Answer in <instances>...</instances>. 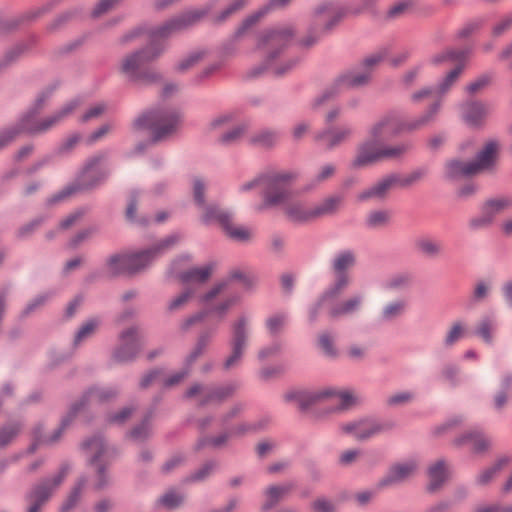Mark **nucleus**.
<instances>
[{"instance_id": "1", "label": "nucleus", "mask_w": 512, "mask_h": 512, "mask_svg": "<svg viewBox=\"0 0 512 512\" xmlns=\"http://www.w3.org/2000/svg\"><path fill=\"white\" fill-rule=\"evenodd\" d=\"M294 36L295 29L290 24L277 25L261 31L256 47L263 53V60L259 66L251 69L250 76L257 77L268 71L274 76L280 77L293 70L299 59L296 57L282 59V56Z\"/></svg>"}, {"instance_id": "2", "label": "nucleus", "mask_w": 512, "mask_h": 512, "mask_svg": "<svg viewBox=\"0 0 512 512\" xmlns=\"http://www.w3.org/2000/svg\"><path fill=\"white\" fill-rule=\"evenodd\" d=\"M55 89V85H50L37 95L34 103L21 120V126L24 130L31 134L46 133L72 115V113L81 105L80 98H75L67 102L51 115L41 120H33V118L36 117L45 107Z\"/></svg>"}, {"instance_id": "3", "label": "nucleus", "mask_w": 512, "mask_h": 512, "mask_svg": "<svg viewBox=\"0 0 512 512\" xmlns=\"http://www.w3.org/2000/svg\"><path fill=\"white\" fill-rule=\"evenodd\" d=\"M300 173L294 169H270L262 173V202L259 211L285 205L293 195V184Z\"/></svg>"}, {"instance_id": "4", "label": "nucleus", "mask_w": 512, "mask_h": 512, "mask_svg": "<svg viewBox=\"0 0 512 512\" xmlns=\"http://www.w3.org/2000/svg\"><path fill=\"white\" fill-rule=\"evenodd\" d=\"M165 46L160 43L149 45L125 55L120 63V71L130 80L137 83H153L160 80V74L147 65L156 60L164 52Z\"/></svg>"}, {"instance_id": "5", "label": "nucleus", "mask_w": 512, "mask_h": 512, "mask_svg": "<svg viewBox=\"0 0 512 512\" xmlns=\"http://www.w3.org/2000/svg\"><path fill=\"white\" fill-rule=\"evenodd\" d=\"M232 281H239L247 290L253 289L257 284V278L246 273L241 269H233L229 272L227 278L215 283L206 293L200 297V302L205 304L211 312H214L219 318H224L228 311L239 301L237 295H230L224 299L218 300L229 287Z\"/></svg>"}, {"instance_id": "6", "label": "nucleus", "mask_w": 512, "mask_h": 512, "mask_svg": "<svg viewBox=\"0 0 512 512\" xmlns=\"http://www.w3.org/2000/svg\"><path fill=\"white\" fill-rule=\"evenodd\" d=\"M181 122L180 113L176 109H155L135 119V129H147L152 133V141L158 142L173 135Z\"/></svg>"}, {"instance_id": "7", "label": "nucleus", "mask_w": 512, "mask_h": 512, "mask_svg": "<svg viewBox=\"0 0 512 512\" xmlns=\"http://www.w3.org/2000/svg\"><path fill=\"white\" fill-rule=\"evenodd\" d=\"M498 149V141L492 139L478 152L474 161H448L445 165V178L448 180H457L490 169L495 164Z\"/></svg>"}, {"instance_id": "8", "label": "nucleus", "mask_w": 512, "mask_h": 512, "mask_svg": "<svg viewBox=\"0 0 512 512\" xmlns=\"http://www.w3.org/2000/svg\"><path fill=\"white\" fill-rule=\"evenodd\" d=\"M108 153H99L88 159L85 168L80 176V184H71L54 194L48 199V204L52 205L66 200L73 195L80 187L92 189L103 183L108 176V171L100 167L101 162L107 159Z\"/></svg>"}, {"instance_id": "9", "label": "nucleus", "mask_w": 512, "mask_h": 512, "mask_svg": "<svg viewBox=\"0 0 512 512\" xmlns=\"http://www.w3.org/2000/svg\"><path fill=\"white\" fill-rule=\"evenodd\" d=\"M212 9V4L201 8H194L176 15L163 24L149 30L151 43H157L158 39H166L177 33L185 31L199 23Z\"/></svg>"}, {"instance_id": "10", "label": "nucleus", "mask_w": 512, "mask_h": 512, "mask_svg": "<svg viewBox=\"0 0 512 512\" xmlns=\"http://www.w3.org/2000/svg\"><path fill=\"white\" fill-rule=\"evenodd\" d=\"M251 333V319L248 315L241 314L232 322L229 340L230 353L223 362L225 370H230L241 363L249 346Z\"/></svg>"}, {"instance_id": "11", "label": "nucleus", "mask_w": 512, "mask_h": 512, "mask_svg": "<svg viewBox=\"0 0 512 512\" xmlns=\"http://www.w3.org/2000/svg\"><path fill=\"white\" fill-rule=\"evenodd\" d=\"M82 449L88 457L89 464L96 468V480L93 488L97 491L106 488L109 484L106 465L112 455V451L107 447L100 435H95L85 440L82 443Z\"/></svg>"}, {"instance_id": "12", "label": "nucleus", "mask_w": 512, "mask_h": 512, "mask_svg": "<svg viewBox=\"0 0 512 512\" xmlns=\"http://www.w3.org/2000/svg\"><path fill=\"white\" fill-rule=\"evenodd\" d=\"M182 239L178 232L159 240L151 247L137 252L128 253L129 275L137 274L148 268L154 260L174 248Z\"/></svg>"}, {"instance_id": "13", "label": "nucleus", "mask_w": 512, "mask_h": 512, "mask_svg": "<svg viewBox=\"0 0 512 512\" xmlns=\"http://www.w3.org/2000/svg\"><path fill=\"white\" fill-rule=\"evenodd\" d=\"M332 397L338 410H347L357 402V397L350 390L324 389L319 391H300L286 395L287 400H294L302 411L307 410L313 404L324 398Z\"/></svg>"}, {"instance_id": "14", "label": "nucleus", "mask_w": 512, "mask_h": 512, "mask_svg": "<svg viewBox=\"0 0 512 512\" xmlns=\"http://www.w3.org/2000/svg\"><path fill=\"white\" fill-rule=\"evenodd\" d=\"M357 264V254L353 249H342L331 259L334 282L325 290V297H338L350 284L349 271Z\"/></svg>"}, {"instance_id": "15", "label": "nucleus", "mask_w": 512, "mask_h": 512, "mask_svg": "<svg viewBox=\"0 0 512 512\" xmlns=\"http://www.w3.org/2000/svg\"><path fill=\"white\" fill-rule=\"evenodd\" d=\"M70 470L71 466L68 463L61 464L55 475L42 478L32 485L25 495V500L45 506L62 485Z\"/></svg>"}, {"instance_id": "16", "label": "nucleus", "mask_w": 512, "mask_h": 512, "mask_svg": "<svg viewBox=\"0 0 512 512\" xmlns=\"http://www.w3.org/2000/svg\"><path fill=\"white\" fill-rule=\"evenodd\" d=\"M70 470L71 466L68 463L61 464L55 475L42 478L32 485L25 495V500L45 506L62 485Z\"/></svg>"}, {"instance_id": "17", "label": "nucleus", "mask_w": 512, "mask_h": 512, "mask_svg": "<svg viewBox=\"0 0 512 512\" xmlns=\"http://www.w3.org/2000/svg\"><path fill=\"white\" fill-rule=\"evenodd\" d=\"M238 386L236 383H227L219 386L209 387L201 384L192 385L185 393L186 398L200 396L199 405L221 404L232 397Z\"/></svg>"}, {"instance_id": "18", "label": "nucleus", "mask_w": 512, "mask_h": 512, "mask_svg": "<svg viewBox=\"0 0 512 512\" xmlns=\"http://www.w3.org/2000/svg\"><path fill=\"white\" fill-rule=\"evenodd\" d=\"M141 347V336L138 327H129L120 333L118 345L112 353V359L116 363L131 362L136 358Z\"/></svg>"}, {"instance_id": "19", "label": "nucleus", "mask_w": 512, "mask_h": 512, "mask_svg": "<svg viewBox=\"0 0 512 512\" xmlns=\"http://www.w3.org/2000/svg\"><path fill=\"white\" fill-rule=\"evenodd\" d=\"M393 426L394 424L392 422H380L375 419H361L342 424L340 429L343 433L352 435L359 441H366L380 433L391 430Z\"/></svg>"}, {"instance_id": "20", "label": "nucleus", "mask_w": 512, "mask_h": 512, "mask_svg": "<svg viewBox=\"0 0 512 512\" xmlns=\"http://www.w3.org/2000/svg\"><path fill=\"white\" fill-rule=\"evenodd\" d=\"M352 7H345L336 2H324L315 8L316 25L328 32L336 27L344 17L353 15Z\"/></svg>"}, {"instance_id": "21", "label": "nucleus", "mask_w": 512, "mask_h": 512, "mask_svg": "<svg viewBox=\"0 0 512 512\" xmlns=\"http://www.w3.org/2000/svg\"><path fill=\"white\" fill-rule=\"evenodd\" d=\"M399 135L398 115L396 112H388L373 122L368 129V137L385 143Z\"/></svg>"}, {"instance_id": "22", "label": "nucleus", "mask_w": 512, "mask_h": 512, "mask_svg": "<svg viewBox=\"0 0 512 512\" xmlns=\"http://www.w3.org/2000/svg\"><path fill=\"white\" fill-rule=\"evenodd\" d=\"M381 161L382 143L368 137L358 145L352 166L354 168H363Z\"/></svg>"}, {"instance_id": "23", "label": "nucleus", "mask_w": 512, "mask_h": 512, "mask_svg": "<svg viewBox=\"0 0 512 512\" xmlns=\"http://www.w3.org/2000/svg\"><path fill=\"white\" fill-rule=\"evenodd\" d=\"M353 128L348 125L329 127L315 135V141L325 145L327 150H332L348 141L353 135Z\"/></svg>"}, {"instance_id": "24", "label": "nucleus", "mask_w": 512, "mask_h": 512, "mask_svg": "<svg viewBox=\"0 0 512 512\" xmlns=\"http://www.w3.org/2000/svg\"><path fill=\"white\" fill-rule=\"evenodd\" d=\"M417 463L415 460H407L392 465L387 474L380 480L381 487L401 484L409 479L416 471Z\"/></svg>"}, {"instance_id": "25", "label": "nucleus", "mask_w": 512, "mask_h": 512, "mask_svg": "<svg viewBox=\"0 0 512 512\" xmlns=\"http://www.w3.org/2000/svg\"><path fill=\"white\" fill-rule=\"evenodd\" d=\"M457 447H468L473 453H483L487 451L491 445L490 439L481 430H470L453 441Z\"/></svg>"}, {"instance_id": "26", "label": "nucleus", "mask_w": 512, "mask_h": 512, "mask_svg": "<svg viewBox=\"0 0 512 512\" xmlns=\"http://www.w3.org/2000/svg\"><path fill=\"white\" fill-rule=\"evenodd\" d=\"M117 394L118 390L114 387H91L83 394L82 398L73 405H77L79 412L86 406L107 402L115 398Z\"/></svg>"}, {"instance_id": "27", "label": "nucleus", "mask_w": 512, "mask_h": 512, "mask_svg": "<svg viewBox=\"0 0 512 512\" xmlns=\"http://www.w3.org/2000/svg\"><path fill=\"white\" fill-rule=\"evenodd\" d=\"M440 108L441 101L438 100L432 103L427 111L417 118L411 120H400L398 118L399 134L404 132H413L427 126L429 123L434 121L436 115L440 111Z\"/></svg>"}, {"instance_id": "28", "label": "nucleus", "mask_w": 512, "mask_h": 512, "mask_svg": "<svg viewBox=\"0 0 512 512\" xmlns=\"http://www.w3.org/2000/svg\"><path fill=\"white\" fill-rule=\"evenodd\" d=\"M399 175L390 174L379 181H377L371 187L365 189L358 195L359 201H367L370 199L382 200L386 197L390 189L398 185Z\"/></svg>"}, {"instance_id": "29", "label": "nucleus", "mask_w": 512, "mask_h": 512, "mask_svg": "<svg viewBox=\"0 0 512 512\" xmlns=\"http://www.w3.org/2000/svg\"><path fill=\"white\" fill-rule=\"evenodd\" d=\"M292 0H270L267 4L259 8L254 13L247 16L241 25L238 27L237 35L243 34L245 31H248L254 25H256L265 15H267L271 10L283 8L287 6Z\"/></svg>"}, {"instance_id": "30", "label": "nucleus", "mask_w": 512, "mask_h": 512, "mask_svg": "<svg viewBox=\"0 0 512 512\" xmlns=\"http://www.w3.org/2000/svg\"><path fill=\"white\" fill-rule=\"evenodd\" d=\"M284 213L289 221L305 224L315 220L313 207H307L302 201L287 202Z\"/></svg>"}, {"instance_id": "31", "label": "nucleus", "mask_w": 512, "mask_h": 512, "mask_svg": "<svg viewBox=\"0 0 512 512\" xmlns=\"http://www.w3.org/2000/svg\"><path fill=\"white\" fill-rule=\"evenodd\" d=\"M489 107L477 101H470L462 105V116L471 126L481 125L489 114Z\"/></svg>"}, {"instance_id": "32", "label": "nucleus", "mask_w": 512, "mask_h": 512, "mask_svg": "<svg viewBox=\"0 0 512 512\" xmlns=\"http://www.w3.org/2000/svg\"><path fill=\"white\" fill-rule=\"evenodd\" d=\"M295 484L287 482L280 485H271L264 491L265 502L262 505L263 511H269L285 498L293 489Z\"/></svg>"}, {"instance_id": "33", "label": "nucleus", "mask_w": 512, "mask_h": 512, "mask_svg": "<svg viewBox=\"0 0 512 512\" xmlns=\"http://www.w3.org/2000/svg\"><path fill=\"white\" fill-rule=\"evenodd\" d=\"M498 328V322L494 315L482 316L476 323L473 334L485 344L492 345Z\"/></svg>"}, {"instance_id": "34", "label": "nucleus", "mask_w": 512, "mask_h": 512, "mask_svg": "<svg viewBox=\"0 0 512 512\" xmlns=\"http://www.w3.org/2000/svg\"><path fill=\"white\" fill-rule=\"evenodd\" d=\"M344 202V196L333 194L325 197L313 206L315 220L337 214Z\"/></svg>"}, {"instance_id": "35", "label": "nucleus", "mask_w": 512, "mask_h": 512, "mask_svg": "<svg viewBox=\"0 0 512 512\" xmlns=\"http://www.w3.org/2000/svg\"><path fill=\"white\" fill-rule=\"evenodd\" d=\"M201 220L205 224L218 223L223 229L230 220H233V214L229 210L223 209L216 204H209L202 209Z\"/></svg>"}, {"instance_id": "36", "label": "nucleus", "mask_w": 512, "mask_h": 512, "mask_svg": "<svg viewBox=\"0 0 512 512\" xmlns=\"http://www.w3.org/2000/svg\"><path fill=\"white\" fill-rule=\"evenodd\" d=\"M429 484L427 490L431 493L438 491L448 478L447 465L444 460H437L428 469Z\"/></svg>"}, {"instance_id": "37", "label": "nucleus", "mask_w": 512, "mask_h": 512, "mask_svg": "<svg viewBox=\"0 0 512 512\" xmlns=\"http://www.w3.org/2000/svg\"><path fill=\"white\" fill-rule=\"evenodd\" d=\"M214 265L212 263L202 267H193L180 272L177 276L183 284H203L212 275Z\"/></svg>"}, {"instance_id": "38", "label": "nucleus", "mask_w": 512, "mask_h": 512, "mask_svg": "<svg viewBox=\"0 0 512 512\" xmlns=\"http://www.w3.org/2000/svg\"><path fill=\"white\" fill-rule=\"evenodd\" d=\"M362 302L363 296H352L341 303L331 306L328 310V314L332 318L353 314L360 309Z\"/></svg>"}, {"instance_id": "39", "label": "nucleus", "mask_w": 512, "mask_h": 512, "mask_svg": "<svg viewBox=\"0 0 512 512\" xmlns=\"http://www.w3.org/2000/svg\"><path fill=\"white\" fill-rule=\"evenodd\" d=\"M370 79V71H352L341 75L337 81V86L347 88H358L367 85Z\"/></svg>"}, {"instance_id": "40", "label": "nucleus", "mask_w": 512, "mask_h": 512, "mask_svg": "<svg viewBox=\"0 0 512 512\" xmlns=\"http://www.w3.org/2000/svg\"><path fill=\"white\" fill-rule=\"evenodd\" d=\"M88 483V478L86 476H81L74 487L71 489L67 498L63 501L60 512H70L81 499L82 491L85 489Z\"/></svg>"}, {"instance_id": "41", "label": "nucleus", "mask_w": 512, "mask_h": 512, "mask_svg": "<svg viewBox=\"0 0 512 512\" xmlns=\"http://www.w3.org/2000/svg\"><path fill=\"white\" fill-rule=\"evenodd\" d=\"M128 253H118L111 255L106 261L107 273L111 276H119L122 274L129 275L128 269Z\"/></svg>"}, {"instance_id": "42", "label": "nucleus", "mask_w": 512, "mask_h": 512, "mask_svg": "<svg viewBox=\"0 0 512 512\" xmlns=\"http://www.w3.org/2000/svg\"><path fill=\"white\" fill-rule=\"evenodd\" d=\"M406 301L399 299L385 304L380 313L382 322L388 323L400 318L406 310Z\"/></svg>"}, {"instance_id": "43", "label": "nucleus", "mask_w": 512, "mask_h": 512, "mask_svg": "<svg viewBox=\"0 0 512 512\" xmlns=\"http://www.w3.org/2000/svg\"><path fill=\"white\" fill-rule=\"evenodd\" d=\"M508 463V457L499 458L494 464L478 474L476 484L480 486L488 485Z\"/></svg>"}, {"instance_id": "44", "label": "nucleus", "mask_w": 512, "mask_h": 512, "mask_svg": "<svg viewBox=\"0 0 512 512\" xmlns=\"http://www.w3.org/2000/svg\"><path fill=\"white\" fill-rule=\"evenodd\" d=\"M100 319L99 318H91L85 321L78 329L74 336L73 340V346L78 347L83 342L87 341L89 338H91L98 327L100 326Z\"/></svg>"}, {"instance_id": "45", "label": "nucleus", "mask_w": 512, "mask_h": 512, "mask_svg": "<svg viewBox=\"0 0 512 512\" xmlns=\"http://www.w3.org/2000/svg\"><path fill=\"white\" fill-rule=\"evenodd\" d=\"M22 423L13 421L0 427V448L3 449L10 445L22 430Z\"/></svg>"}, {"instance_id": "46", "label": "nucleus", "mask_w": 512, "mask_h": 512, "mask_svg": "<svg viewBox=\"0 0 512 512\" xmlns=\"http://www.w3.org/2000/svg\"><path fill=\"white\" fill-rule=\"evenodd\" d=\"M391 220L389 210H373L369 212L365 219V225L369 229H379L387 226Z\"/></svg>"}, {"instance_id": "47", "label": "nucleus", "mask_w": 512, "mask_h": 512, "mask_svg": "<svg viewBox=\"0 0 512 512\" xmlns=\"http://www.w3.org/2000/svg\"><path fill=\"white\" fill-rule=\"evenodd\" d=\"M77 413H78L77 405H72L69 412L67 413V415L65 417H63V419L61 420L60 426L57 429H55L51 435H49L47 437H43L44 442H46V445H52L59 441L63 432L73 421V419L75 418Z\"/></svg>"}, {"instance_id": "48", "label": "nucleus", "mask_w": 512, "mask_h": 512, "mask_svg": "<svg viewBox=\"0 0 512 512\" xmlns=\"http://www.w3.org/2000/svg\"><path fill=\"white\" fill-rule=\"evenodd\" d=\"M466 333L467 326L463 321L458 320L453 322L444 337V346H454L460 339L465 337Z\"/></svg>"}, {"instance_id": "49", "label": "nucleus", "mask_w": 512, "mask_h": 512, "mask_svg": "<svg viewBox=\"0 0 512 512\" xmlns=\"http://www.w3.org/2000/svg\"><path fill=\"white\" fill-rule=\"evenodd\" d=\"M279 139V134L270 129H262L254 133L250 142L256 146L270 148L274 146Z\"/></svg>"}, {"instance_id": "50", "label": "nucleus", "mask_w": 512, "mask_h": 512, "mask_svg": "<svg viewBox=\"0 0 512 512\" xmlns=\"http://www.w3.org/2000/svg\"><path fill=\"white\" fill-rule=\"evenodd\" d=\"M54 296L53 291H46L38 294L31 301H29L24 309L20 313V318L24 319L28 317L31 313L45 306Z\"/></svg>"}, {"instance_id": "51", "label": "nucleus", "mask_w": 512, "mask_h": 512, "mask_svg": "<svg viewBox=\"0 0 512 512\" xmlns=\"http://www.w3.org/2000/svg\"><path fill=\"white\" fill-rule=\"evenodd\" d=\"M415 246L420 253L428 257H437L442 252L441 243L427 237L417 239Z\"/></svg>"}, {"instance_id": "52", "label": "nucleus", "mask_w": 512, "mask_h": 512, "mask_svg": "<svg viewBox=\"0 0 512 512\" xmlns=\"http://www.w3.org/2000/svg\"><path fill=\"white\" fill-rule=\"evenodd\" d=\"M463 71V65H458L452 69L437 85L435 92L443 96L455 85Z\"/></svg>"}, {"instance_id": "53", "label": "nucleus", "mask_w": 512, "mask_h": 512, "mask_svg": "<svg viewBox=\"0 0 512 512\" xmlns=\"http://www.w3.org/2000/svg\"><path fill=\"white\" fill-rule=\"evenodd\" d=\"M212 332H203L200 334L193 350L186 357V364L192 366L193 363L204 353L212 339Z\"/></svg>"}, {"instance_id": "54", "label": "nucleus", "mask_w": 512, "mask_h": 512, "mask_svg": "<svg viewBox=\"0 0 512 512\" xmlns=\"http://www.w3.org/2000/svg\"><path fill=\"white\" fill-rule=\"evenodd\" d=\"M288 316L284 312H277L265 320V327L271 336L278 335L285 327Z\"/></svg>"}, {"instance_id": "55", "label": "nucleus", "mask_w": 512, "mask_h": 512, "mask_svg": "<svg viewBox=\"0 0 512 512\" xmlns=\"http://www.w3.org/2000/svg\"><path fill=\"white\" fill-rule=\"evenodd\" d=\"M26 49V45L18 43L15 46L9 48L3 56L0 58V72L14 64Z\"/></svg>"}, {"instance_id": "56", "label": "nucleus", "mask_w": 512, "mask_h": 512, "mask_svg": "<svg viewBox=\"0 0 512 512\" xmlns=\"http://www.w3.org/2000/svg\"><path fill=\"white\" fill-rule=\"evenodd\" d=\"M231 438V434L225 431L215 437H202L195 444V450H201L206 447L220 448Z\"/></svg>"}, {"instance_id": "57", "label": "nucleus", "mask_w": 512, "mask_h": 512, "mask_svg": "<svg viewBox=\"0 0 512 512\" xmlns=\"http://www.w3.org/2000/svg\"><path fill=\"white\" fill-rule=\"evenodd\" d=\"M183 493L170 489L166 491L158 500V502L166 509L172 510L181 506L184 502Z\"/></svg>"}, {"instance_id": "58", "label": "nucleus", "mask_w": 512, "mask_h": 512, "mask_svg": "<svg viewBox=\"0 0 512 512\" xmlns=\"http://www.w3.org/2000/svg\"><path fill=\"white\" fill-rule=\"evenodd\" d=\"M411 148L409 143H399L396 145H387L382 143V161L388 159H398L406 154Z\"/></svg>"}, {"instance_id": "59", "label": "nucleus", "mask_w": 512, "mask_h": 512, "mask_svg": "<svg viewBox=\"0 0 512 512\" xmlns=\"http://www.w3.org/2000/svg\"><path fill=\"white\" fill-rule=\"evenodd\" d=\"M205 54L206 53L204 50H196V51L189 53L185 58L181 59L178 62L177 66H176L177 71L185 72V71H188L189 69L193 68L200 61H202L204 59Z\"/></svg>"}, {"instance_id": "60", "label": "nucleus", "mask_w": 512, "mask_h": 512, "mask_svg": "<svg viewBox=\"0 0 512 512\" xmlns=\"http://www.w3.org/2000/svg\"><path fill=\"white\" fill-rule=\"evenodd\" d=\"M223 230L229 238L236 241H247L251 237L249 229L244 226H234L233 220H230Z\"/></svg>"}, {"instance_id": "61", "label": "nucleus", "mask_w": 512, "mask_h": 512, "mask_svg": "<svg viewBox=\"0 0 512 512\" xmlns=\"http://www.w3.org/2000/svg\"><path fill=\"white\" fill-rule=\"evenodd\" d=\"M195 293L196 290L193 287L188 286L182 293H180L178 296H176L169 302L168 310L173 312L183 308L188 303V301L195 295Z\"/></svg>"}, {"instance_id": "62", "label": "nucleus", "mask_w": 512, "mask_h": 512, "mask_svg": "<svg viewBox=\"0 0 512 512\" xmlns=\"http://www.w3.org/2000/svg\"><path fill=\"white\" fill-rule=\"evenodd\" d=\"M150 418L151 416L147 415L139 425L130 431L129 436L134 441H144L151 435Z\"/></svg>"}, {"instance_id": "63", "label": "nucleus", "mask_w": 512, "mask_h": 512, "mask_svg": "<svg viewBox=\"0 0 512 512\" xmlns=\"http://www.w3.org/2000/svg\"><path fill=\"white\" fill-rule=\"evenodd\" d=\"M246 131V126L245 125H238L234 128H232L231 130L223 133L219 139H218V142L222 145H232V144H235L237 143L241 138L242 136L244 135Z\"/></svg>"}, {"instance_id": "64", "label": "nucleus", "mask_w": 512, "mask_h": 512, "mask_svg": "<svg viewBox=\"0 0 512 512\" xmlns=\"http://www.w3.org/2000/svg\"><path fill=\"white\" fill-rule=\"evenodd\" d=\"M217 463L215 461H208L204 463L198 470L188 476L185 482H200L208 478L215 470Z\"/></svg>"}]
</instances>
